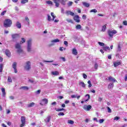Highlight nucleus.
<instances>
[{
  "instance_id": "f257e3e1",
  "label": "nucleus",
  "mask_w": 127,
  "mask_h": 127,
  "mask_svg": "<svg viewBox=\"0 0 127 127\" xmlns=\"http://www.w3.org/2000/svg\"><path fill=\"white\" fill-rule=\"evenodd\" d=\"M27 42V51H28V52H31V51H32V39H30Z\"/></svg>"
},
{
  "instance_id": "f03ea898",
  "label": "nucleus",
  "mask_w": 127,
  "mask_h": 127,
  "mask_svg": "<svg viewBox=\"0 0 127 127\" xmlns=\"http://www.w3.org/2000/svg\"><path fill=\"white\" fill-rule=\"evenodd\" d=\"M12 24V21L10 19H6L4 21V27H10Z\"/></svg>"
},
{
  "instance_id": "7ed1b4c3",
  "label": "nucleus",
  "mask_w": 127,
  "mask_h": 127,
  "mask_svg": "<svg viewBox=\"0 0 127 127\" xmlns=\"http://www.w3.org/2000/svg\"><path fill=\"white\" fill-rule=\"evenodd\" d=\"M117 33H118V32L116 30L110 29L108 30V34L110 37H113Z\"/></svg>"
},
{
  "instance_id": "20e7f679",
  "label": "nucleus",
  "mask_w": 127,
  "mask_h": 127,
  "mask_svg": "<svg viewBox=\"0 0 127 127\" xmlns=\"http://www.w3.org/2000/svg\"><path fill=\"white\" fill-rule=\"evenodd\" d=\"M24 67V69H25L26 71H29V70H30V68H31V63L30 61L26 62Z\"/></svg>"
},
{
  "instance_id": "39448f33",
  "label": "nucleus",
  "mask_w": 127,
  "mask_h": 127,
  "mask_svg": "<svg viewBox=\"0 0 127 127\" xmlns=\"http://www.w3.org/2000/svg\"><path fill=\"white\" fill-rule=\"evenodd\" d=\"M47 104H48V99L44 98L40 103V105H41V106H45V105H47Z\"/></svg>"
},
{
  "instance_id": "423d86ee",
  "label": "nucleus",
  "mask_w": 127,
  "mask_h": 127,
  "mask_svg": "<svg viewBox=\"0 0 127 127\" xmlns=\"http://www.w3.org/2000/svg\"><path fill=\"white\" fill-rule=\"evenodd\" d=\"M73 20L75 22H77L78 23L81 21V20H80V17L78 15H75L73 16Z\"/></svg>"
},
{
  "instance_id": "0eeeda50",
  "label": "nucleus",
  "mask_w": 127,
  "mask_h": 127,
  "mask_svg": "<svg viewBox=\"0 0 127 127\" xmlns=\"http://www.w3.org/2000/svg\"><path fill=\"white\" fill-rule=\"evenodd\" d=\"M21 122L22 123V124H21L20 127H24V125H25V118L24 117V116H22L21 117Z\"/></svg>"
},
{
  "instance_id": "6e6552de",
  "label": "nucleus",
  "mask_w": 127,
  "mask_h": 127,
  "mask_svg": "<svg viewBox=\"0 0 127 127\" xmlns=\"http://www.w3.org/2000/svg\"><path fill=\"white\" fill-rule=\"evenodd\" d=\"M15 48L16 49H17V52L18 53H20V52H22V50H21L20 45H19V44H17L15 45Z\"/></svg>"
},
{
  "instance_id": "1a4fd4ad",
  "label": "nucleus",
  "mask_w": 127,
  "mask_h": 127,
  "mask_svg": "<svg viewBox=\"0 0 127 127\" xmlns=\"http://www.w3.org/2000/svg\"><path fill=\"white\" fill-rule=\"evenodd\" d=\"M92 109V106L91 105H84L83 106V109L85 111H90Z\"/></svg>"
},
{
  "instance_id": "9d476101",
  "label": "nucleus",
  "mask_w": 127,
  "mask_h": 127,
  "mask_svg": "<svg viewBox=\"0 0 127 127\" xmlns=\"http://www.w3.org/2000/svg\"><path fill=\"white\" fill-rule=\"evenodd\" d=\"M65 13L67 15H71V16H74V15H75L74 12L69 10L66 11Z\"/></svg>"
},
{
  "instance_id": "9b49d317",
  "label": "nucleus",
  "mask_w": 127,
  "mask_h": 127,
  "mask_svg": "<svg viewBox=\"0 0 127 127\" xmlns=\"http://www.w3.org/2000/svg\"><path fill=\"white\" fill-rule=\"evenodd\" d=\"M51 120V116H48L47 118L45 119V122L46 124H48L50 122Z\"/></svg>"
},
{
  "instance_id": "f8f14e48",
  "label": "nucleus",
  "mask_w": 127,
  "mask_h": 127,
  "mask_svg": "<svg viewBox=\"0 0 127 127\" xmlns=\"http://www.w3.org/2000/svg\"><path fill=\"white\" fill-rule=\"evenodd\" d=\"M54 2L56 3V6L58 7L60 5L59 2H60V0H53Z\"/></svg>"
},
{
  "instance_id": "ddd939ff",
  "label": "nucleus",
  "mask_w": 127,
  "mask_h": 127,
  "mask_svg": "<svg viewBox=\"0 0 127 127\" xmlns=\"http://www.w3.org/2000/svg\"><path fill=\"white\" fill-rule=\"evenodd\" d=\"M20 90H24V91H28L29 87L28 86H22L20 87Z\"/></svg>"
},
{
  "instance_id": "4468645a",
  "label": "nucleus",
  "mask_w": 127,
  "mask_h": 127,
  "mask_svg": "<svg viewBox=\"0 0 127 127\" xmlns=\"http://www.w3.org/2000/svg\"><path fill=\"white\" fill-rule=\"evenodd\" d=\"M5 54H6L7 57H10V51L9 50L6 49L5 51Z\"/></svg>"
},
{
  "instance_id": "2eb2a0df",
  "label": "nucleus",
  "mask_w": 127,
  "mask_h": 127,
  "mask_svg": "<svg viewBox=\"0 0 127 127\" xmlns=\"http://www.w3.org/2000/svg\"><path fill=\"white\" fill-rule=\"evenodd\" d=\"M16 26L17 28L20 29V28H21V23H20V22H19V21H17L16 23Z\"/></svg>"
},
{
  "instance_id": "dca6fc26",
  "label": "nucleus",
  "mask_w": 127,
  "mask_h": 127,
  "mask_svg": "<svg viewBox=\"0 0 127 127\" xmlns=\"http://www.w3.org/2000/svg\"><path fill=\"white\" fill-rule=\"evenodd\" d=\"M122 63L121 62H115L114 63V67H118L119 65H121Z\"/></svg>"
},
{
  "instance_id": "f3484780",
  "label": "nucleus",
  "mask_w": 127,
  "mask_h": 127,
  "mask_svg": "<svg viewBox=\"0 0 127 127\" xmlns=\"http://www.w3.org/2000/svg\"><path fill=\"white\" fill-rule=\"evenodd\" d=\"M72 54H73V55H77V54H78L77 50L76 49H73L72 50Z\"/></svg>"
},
{
  "instance_id": "a211bd4d",
  "label": "nucleus",
  "mask_w": 127,
  "mask_h": 127,
  "mask_svg": "<svg viewBox=\"0 0 127 127\" xmlns=\"http://www.w3.org/2000/svg\"><path fill=\"white\" fill-rule=\"evenodd\" d=\"M34 105H35V103L34 102H32L29 104L27 105L28 108H31L32 107H34Z\"/></svg>"
},
{
  "instance_id": "6ab92c4d",
  "label": "nucleus",
  "mask_w": 127,
  "mask_h": 127,
  "mask_svg": "<svg viewBox=\"0 0 127 127\" xmlns=\"http://www.w3.org/2000/svg\"><path fill=\"white\" fill-rule=\"evenodd\" d=\"M12 39H15V38H17V37L19 36L18 34H14L11 35Z\"/></svg>"
},
{
  "instance_id": "aec40b11",
  "label": "nucleus",
  "mask_w": 127,
  "mask_h": 127,
  "mask_svg": "<svg viewBox=\"0 0 127 127\" xmlns=\"http://www.w3.org/2000/svg\"><path fill=\"white\" fill-rule=\"evenodd\" d=\"M2 93V96L3 97H5V89L3 88H1Z\"/></svg>"
},
{
  "instance_id": "412c9836",
  "label": "nucleus",
  "mask_w": 127,
  "mask_h": 127,
  "mask_svg": "<svg viewBox=\"0 0 127 127\" xmlns=\"http://www.w3.org/2000/svg\"><path fill=\"white\" fill-rule=\"evenodd\" d=\"M82 4H83L84 6L86 7H89L90 6V4L89 3H87L86 2H82Z\"/></svg>"
},
{
  "instance_id": "4be33fe9",
  "label": "nucleus",
  "mask_w": 127,
  "mask_h": 127,
  "mask_svg": "<svg viewBox=\"0 0 127 127\" xmlns=\"http://www.w3.org/2000/svg\"><path fill=\"white\" fill-rule=\"evenodd\" d=\"M108 79L109 81H111V82H116V79L112 76H110Z\"/></svg>"
},
{
  "instance_id": "5701e85b",
  "label": "nucleus",
  "mask_w": 127,
  "mask_h": 127,
  "mask_svg": "<svg viewBox=\"0 0 127 127\" xmlns=\"http://www.w3.org/2000/svg\"><path fill=\"white\" fill-rule=\"evenodd\" d=\"M106 29H107V24H105V25L102 26V31H103V32H105V31H106Z\"/></svg>"
},
{
  "instance_id": "b1692460",
  "label": "nucleus",
  "mask_w": 127,
  "mask_h": 127,
  "mask_svg": "<svg viewBox=\"0 0 127 127\" xmlns=\"http://www.w3.org/2000/svg\"><path fill=\"white\" fill-rule=\"evenodd\" d=\"M114 88V83H111L108 85V89H113Z\"/></svg>"
},
{
  "instance_id": "393cba45",
  "label": "nucleus",
  "mask_w": 127,
  "mask_h": 127,
  "mask_svg": "<svg viewBox=\"0 0 127 127\" xmlns=\"http://www.w3.org/2000/svg\"><path fill=\"white\" fill-rule=\"evenodd\" d=\"M85 98H87V99H86L84 102H88V101H89V99H90V95L89 94H86L85 96Z\"/></svg>"
},
{
  "instance_id": "a878e982",
  "label": "nucleus",
  "mask_w": 127,
  "mask_h": 127,
  "mask_svg": "<svg viewBox=\"0 0 127 127\" xmlns=\"http://www.w3.org/2000/svg\"><path fill=\"white\" fill-rule=\"evenodd\" d=\"M52 75H54V76H57V75H59V71H53L52 72Z\"/></svg>"
},
{
  "instance_id": "bb28decb",
  "label": "nucleus",
  "mask_w": 127,
  "mask_h": 127,
  "mask_svg": "<svg viewBox=\"0 0 127 127\" xmlns=\"http://www.w3.org/2000/svg\"><path fill=\"white\" fill-rule=\"evenodd\" d=\"M122 51V49L121 48V44H118V49H117V52H121Z\"/></svg>"
},
{
  "instance_id": "cd10ccee",
  "label": "nucleus",
  "mask_w": 127,
  "mask_h": 127,
  "mask_svg": "<svg viewBox=\"0 0 127 127\" xmlns=\"http://www.w3.org/2000/svg\"><path fill=\"white\" fill-rule=\"evenodd\" d=\"M51 42L52 43H56L57 42H60V40L58 39H55V40H53L51 41Z\"/></svg>"
},
{
  "instance_id": "c85d7f7f",
  "label": "nucleus",
  "mask_w": 127,
  "mask_h": 127,
  "mask_svg": "<svg viewBox=\"0 0 127 127\" xmlns=\"http://www.w3.org/2000/svg\"><path fill=\"white\" fill-rule=\"evenodd\" d=\"M79 85L81 86V87H82L83 88L86 87V84H85V83L83 82H80Z\"/></svg>"
},
{
  "instance_id": "c756f323",
  "label": "nucleus",
  "mask_w": 127,
  "mask_h": 127,
  "mask_svg": "<svg viewBox=\"0 0 127 127\" xmlns=\"http://www.w3.org/2000/svg\"><path fill=\"white\" fill-rule=\"evenodd\" d=\"M56 111L57 112H62V111H65V109L64 108H58V109H56Z\"/></svg>"
},
{
  "instance_id": "7c9ffc66",
  "label": "nucleus",
  "mask_w": 127,
  "mask_h": 127,
  "mask_svg": "<svg viewBox=\"0 0 127 127\" xmlns=\"http://www.w3.org/2000/svg\"><path fill=\"white\" fill-rule=\"evenodd\" d=\"M60 2L63 4V5H65L66 4V1L64 0H60Z\"/></svg>"
},
{
  "instance_id": "2f4dec72",
  "label": "nucleus",
  "mask_w": 127,
  "mask_h": 127,
  "mask_svg": "<svg viewBox=\"0 0 127 127\" xmlns=\"http://www.w3.org/2000/svg\"><path fill=\"white\" fill-rule=\"evenodd\" d=\"M103 50H105V51H107V50H110V49L109 47L105 46V47H103Z\"/></svg>"
},
{
  "instance_id": "473e14b6",
  "label": "nucleus",
  "mask_w": 127,
  "mask_h": 127,
  "mask_svg": "<svg viewBox=\"0 0 127 127\" xmlns=\"http://www.w3.org/2000/svg\"><path fill=\"white\" fill-rule=\"evenodd\" d=\"M66 20L69 23H74V22H73V20L71 19H66Z\"/></svg>"
},
{
  "instance_id": "72a5a7b5",
  "label": "nucleus",
  "mask_w": 127,
  "mask_h": 127,
  "mask_svg": "<svg viewBox=\"0 0 127 127\" xmlns=\"http://www.w3.org/2000/svg\"><path fill=\"white\" fill-rule=\"evenodd\" d=\"M17 63L16 62H14L12 64V67L13 68V69H15L16 68V65H17Z\"/></svg>"
},
{
  "instance_id": "f704fd0d",
  "label": "nucleus",
  "mask_w": 127,
  "mask_h": 127,
  "mask_svg": "<svg viewBox=\"0 0 127 127\" xmlns=\"http://www.w3.org/2000/svg\"><path fill=\"white\" fill-rule=\"evenodd\" d=\"M46 3H47V4H50V5H53V2L50 0L47 1Z\"/></svg>"
},
{
  "instance_id": "c9c22d12",
  "label": "nucleus",
  "mask_w": 127,
  "mask_h": 127,
  "mask_svg": "<svg viewBox=\"0 0 127 127\" xmlns=\"http://www.w3.org/2000/svg\"><path fill=\"white\" fill-rule=\"evenodd\" d=\"M76 29H81L82 28V26L81 25H77L75 27Z\"/></svg>"
},
{
  "instance_id": "e433bc0d",
  "label": "nucleus",
  "mask_w": 127,
  "mask_h": 127,
  "mask_svg": "<svg viewBox=\"0 0 127 127\" xmlns=\"http://www.w3.org/2000/svg\"><path fill=\"white\" fill-rule=\"evenodd\" d=\"M26 2H28V0H21V3L23 4L24 3H26Z\"/></svg>"
},
{
  "instance_id": "4c0bfd02",
  "label": "nucleus",
  "mask_w": 127,
  "mask_h": 127,
  "mask_svg": "<svg viewBox=\"0 0 127 127\" xmlns=\"http://www.w3.org/2000/svg\"><path fill=\"white\" fill-rule=\"evenodd\" d=\"M68 124H69L70 125H73L74 124V121L72 120H68L67 121Z\"/></svg>"
},
{
  "instance_id": "58836bf2",
  "label": "nucleus",
  "mask_w": 127,
  "mask_h": 127,
  "mask_svg": "<svg viewBox=\"0 0 127 127\" xmlns=\"http://www.w3.org/2000/svg\"><path fill=\"white\" fill-rule=\"evenodd\" d=\"M21 40L20 42V44H22V43H25V39L24 38H21Z\"/></svg>"
},
{
  "instance_id": "ea45409f",
  "label": "nucleus",
  "mask_w": 127,
  "mask_h": 127,
  "mask_svg": "<svg viewBox=\"0 0 127 127\" xmlns=\"http://www.w3.org/2000/svg\"><path fill=\"white\" fill-rule=\"evenodd\" d=\"M41 93V90L39 89L35 92L36 95H39Z\"/></svg>"
},
{
  "instance_id": "a19ab883",
  "label": "nucleus",
  "mask_w": 127,
  "mask_h": 127,
  "mask_svg": "<svg viewBox=\"0 0 127 127\" xmlns=\"http://www.w3.org/2000/svg\"><path fill=\"white\" fill-rule=\"evenodd\" d=\"M98 44L100 45V46H105V43H102L101 42H99Z\"/></svg>"
},
{
  "instance_id": "79ce46f5",
  "label": "nucleus",
  "mask_w": 127,
  "mask_h": 127,
  "mask_svg": "<svg viewBox=\"0 0 127 127\" xmlns=\"http://www.w3.org/2000/svg\"><path fill=\"white\" fill-rule=\"evenodd\" d=\"M48 21H51L52 20V19L51 18V16L50 15H48Z\"/></svg>"
},
{
  "instance_id": "37998d69",
  "label": "nucleus",
  "mask_w": 127,
  "mask_h": 127,
  "mask_svg": "<svg viewBox=\"0 0 127 127\" xmlns=\"http://www.w3.org/2000/svg\"><path fill=\"white\" fill-rule=\"evenodd\" d=\"M97 9H92L90 10V12H94V13H96V12H97Z\"/></svg>"
},
{
  "instance_id": "c03bdc74",
  "label": "nucleus",
  "mask_w": 127,
  "mask_h": 127,
  "mask_svg": "<svg viewBox=\"0 0 127 127\" xmlns=\"http://www.w3.org/2000/svg\"><path fill=\"white\" fill-rule=\"evenodd\" d=\"M104 121H105V120L100 119V120H99V121L98 122H99V124H103Z\"/></svg>"
},
{
  "instance_id": "a18cd8bd",
  "label": "nucleus",
  "mask_w": 127,
  "mask_h": 127,
  "mask_svg": "<svg viewBox=\"0 0 127 127\" xmlns=\"http://www.w3.org/2000/svg\"><path fill=\"white\" fill-rule=\"evenodd\" d=\"M7 81L9 83H11V82H12V80L11 79V77H8Z\"/></svg>"
},
{
  "instance_id": "49530a36",
  "label": "nucleus",
  "mask_w": 127,
  "mask_h": 127,
  "mask_svg": "<svg viewBox=\"0 0 127 127\" xmlns=\"http://www.w3.org/2000/svg\"><path fill=\"white\" fill-rule=\"evenodd\" d=\"M72 4H73V2H72V1H69L67 3V5L68 6H71V5H72Z\"/></svg>"
},
{
  "instance_id": "de8ad7c7",
  "label": "nucleus",
  "mask_w": 127,
  "mask_h": 127,
  "mask_svg": "<svg viewBox=\"0 0 127 127\" xmlns=\"http://www.w3.org/2000/svg\"><path fill=\"white\" fill-rule=\"evenodd\" d=\"M2 72V64H0V72Z\"/></svg>"
},
{
  "instance_id": "09e8293b",
  "label": "nucleus",
  "mask_w": 127,
  "mask_h": 127,
  "mask_svg": "<svg viewBox=\"0 0 127 127\" xmlns=\"http://www.w3.org/2000/svg\"><path fill=\"white\" fill-rule=\"evenodd\" d=\"M25 19L26 21L28 22V23H29V18H28V17H25Z\"/></svg>"
},
{
  "instance_id": "8fccbe9b",
  "label": "nucleus",
  "mask_w": 127,
  "mask_h": 127,
  "mask_svg": "<svg viewBox=\"0 0 127 127\" xmlns=\"http://www.w3.org/2000/svg\"><path fill=\"white\" fill-rule=\"evenodd\" d=\"M108 113H112V110L110 107H107Z\"/></svg>"
},
{
  "instance_id": "3c124183",
  "label": "nucleus",
  "mask_w": 127,
  "mask_h": 127,
  "mask_svg": "<svg viewBox=\"0 0 127 127\" xmlns=\"http://www.w3.org/2000/svg\"><path fill=\"white\" fill-rule=\"evenodd\" d=\"M28 82H30V83H34V80L33 79H29Z\"/></svg>"
},
{
  "instance_id": "603ef678",
  "label": "nucleus",
  "mask_w": 127,
  "mask_h": 127,
  "mask_svg": "<svg viewBox=\"0 0 127 127\" xmlns=\"http://www.w3.org/2000/svg\"><path fill=\"white\" fill-rule=\"evenodd\" d=\"M114 121H119L120 120V117H115L114 119Z\"/></svg>"
},
{
  "instance_id": "864d4df0",
  "label": "nucleus",
  "mask_w": 127,
  "mask_h": 127,
  "mask_svg": "<svg viewBox=\"0 0 127 127\" xmlns=\"http://www.w3.org/2000/svg\"><path fill=\"white\" fill-rule=\"evenodd\" d=\"M43 62H47V63H52L53 61H43Z\"/></svg>"
},
{
  "instance_id": "5fc2aeb1",
  "label": "nucleus",
  "mask_w": 127,
  "mask_h": 127,
  "mask_svg": "<svg viewBox=\"0 0 127 127\" xmlns=\"http://www.w3.org/2000/svg\"><path fill=\"white\" fill-rule=\"evenodd\" d=\"M64 114L63 112H60L58 114V116H64Z\"/></svg>"
},
{
  "instance_id": "6e6d98bb",
  "label": "nucleus",
  "mask_w": 127,
  "mask_h": 127,
  "mask_svg": "<svg viewBox=\"0 0 127 127\" xmlns=\"http://www.w3.org/2000/svg\"><path fill=\"white\" fill-rule=\"evenodd\" d=\"M94 68L97 70L98 69V64L96 63L94 65Z\"/></svg>"
},
{
  "instance_id": "4d7b16f0",
  "label": "nucleus",
  "mask_w": 127,
  "mask_h": 127,
  "mask_svg": "<svg viewBox=\"0 0 127 127\" xmlns=\"http://www.w3.org/2000/svg\"><path fill=\"white\" fill-rule=\"evenodd\" d=\"M5 13H6V10H4L1 13V15L3 16Z\"/></svg>"
},
{
  "instance_id": "13d9d810",
  "label": "nucleus",
  "mask_w": 127,
  "mask_h": 127,
  "mask_svg": "<svg viewBox=\"0 0 127 127\" xmlns=\"http://www.w3.org/2000/svg\"><path fill=\"white\" fill-rule=\"evenodd\" d=\"M83 77L84 79H87V75L86 74L83 73Z\"/></svg>"
},
{
  "instance_id": "bf43d9fd",
  "label": "nucleus",
  "mask_w": 127,
  "mask_h": 127,
  "mask_svg": "<svg viewBox=\"0 0 127 127\" xmlns=\"http://www.w3.org/2000/svg\"><path fill=\"white\" fill-rule=\"evenodd\" d=\"M71 98H72V99H74L75 98H77V96L75 95H72L71 96Z\"/></svg>"
},
{
  "instance_id": "052dcab7",
  "label": "nucleus",
  "mask_w": 127,
  "mask_h": 127,
  "mask_svg": "<svg viewBox=\"0 0 127 127\" xmlns=\"http://www.w3.org/2000/svg\"><path fill=\"white\" fill-rule=\"evenodd\" d=\"M82 18H83V19H86V18H87V17L85 15H83Z\"/></svg>"
},
{
  "instance_id": "680f3d73",
  "label": "nucleus",
  "mask_w": 127,
  "mask_h": 127,
  "mask_svg": "<svg viewBox=\"0 0 127 127\" xmlns=\"http://www.w3.org/2000/svg\"><path fill=\"white\" fill-rule=\"evenodd\" d=\"M69 103H70V101H69V100H66L64 102V104H69Z\"/></svg>"
},
{
  "instance_id": "e2e57ef3",
  "label": "nucleus",
  "mask_w": 127,
  "mask_h": 127,
  "mask_svg": "<svg viewBox=\"0 0 127 127\" xmlns=\"http://www.w3.org/2000/svg\"><path fill=\"white\" fill-rule=\"evenodd\" d=\"M103 100V98H101V97H99L98 98V101L99 102H102V101Z\"/></svg>"
},
{
  "instance_id": "0e129e2a",
  "label": "nucleus",
  "mask_w": 127,
  "mask_h": 127,
  "mask_svg": "<svg viewBox=\"0 0 127 127\" xmlns=\"http://www.w3.org/2000/svg\"><path fill=\"white\" fill-rule=\"evenodd\" d=\"M123 24H124V25H127V21H124L123 22Z\"/></svg>"
},
{
  "instance_id": "69168bd1",
  "label": "nucleus",
  "mask_w": 127,
  "mask_h": 127,
  "mask_svg": "<svg viewBox=\"0 0 127 127\" xmlns=\"http://www.w3.org/2000/svg\"><path fill=\"white\" fill-rule=\"evenodd\" d=\"M9 113H10V110H9V109H7L6 110V114H9Z\"/></svg>"
},
{
  "instance_id": "338daca9",
  "label": "nucleus",
  "mask_w": 127,
  "mask_h": 127,
  "mask_svg": "<svg viewBox=\"0 0 127 127\" xmlns=\"http://www.w3.org/2000/svg\"><path fill=\"white\" fill-rule=\"evenodd\" d=\"M64 9L63 8H61V13H64Z\"/></svg>"
},
{
  "instance_id": "774afa93",
  "label": "nucleus",
  "mask_w": 127,
  "mask_h": 127,
  "mask_svg": "<svg viewBox=\"0 0 127 127\" xmlns=\"http://www.w3.org/2000/svg\"><path fill=\"white\" fill-rule=\"evenodd\" d=\"M125 80V81H127V74H126Z\"/></svg>"
}]
</instances>
